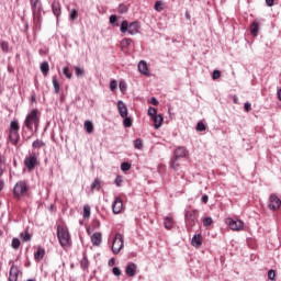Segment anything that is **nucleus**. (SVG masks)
Segmentation results:
<instances>
[{
    "label": "nucleus",
    "mask_w": 281,
    "mask_h": 281,
    "mask_svg": "<svg viewBox=\"0 0 281 281\" xmlns=\"http://www.w3.org/2000/svg\"><path fill=\"white\" fill-rule=\"evenodd\" d=\"M38 124H41V117L38 116V110L33 109L31 110L25 120H24V126L27 128V131H38Z\"/></svg>",
    "instance_id": "f257e3e1"
},
{
    "label": "nucleus",
    "mask_w": 281,
    "mask_h": 281,
    "mask_svg": "<svg viewBox=\"0 0 281 281\" xmlns=\"http://www.w3.org/2000/svg\"><path fill=\"white\" fill-rule=\"evenodd\" d=\"M57 238L59 245L65 249L71 247V235L69 234V228L67 226H57Z\"/></svg>",
    "instance_id": "f03ea898"
},
{
    "label": "nucleus",
    "mask_w": 281,
    "mask_h": 281,
    "mask_svg": "<svg viewBox=\"0 0 281 281\" xmlns=\"http://www.w3.org/2000/svg\"><path fill=\"white\" fill-rule=\"evenodd\" d=\"M32 12H33V20L36 27H41V12L43 10V4L41 0H30Z\"/></svg>",
    "instance_id": "7ed1b4c3"
},
{
    "label": "nucleus",
    "mask_w": 281,
    "mask_h": 281,
    "mask_svg": "<svg viewBox=\"0 0 281 281\" xmlns=\"http://www.w3.org/2000/svg\"><path fill=\"white\" fill-rule=\"evenodd\" d=\"M121 32L122 34H126L127 32L131 36H135V34L139 33V22L134 21L128 24V21H123L121 23Z\"/></svg>",
    "instance_id": "20e7f679"
},
{
    "label": "nucleus",
    "mask_w": 281,
    "mask_h": 281,
    "mask_svg": "<svg viewBox=\"0 0 281 281\" xmlns=\"http://www.w3.org/2000/svg\"><path fill=\"white\" fill-rule=\"evenodd\" d=\"M19 121H11L9 130V142H11L13 146H16L21 139V136L19 135Z\"/></svg>",
    "instance_id": "39448f33"
},
{
    "label": "nucleus",
    "mask_w": 281,
    "mask_h": 281,
    "mask_svg": "<svg viewBox=\"0 0 281 281\" xmlns=\"http://www.w3.org/2000/svg\"><path fill=\"white\" fill-rule=\"evenodd\" d=\"M184 221H186L187 229L188 232H190V229H192V227H194V225H196V223L199 222V211L192 210V211L186 212Z\"/></svg>",
    "instance_id": "423d86ee"
},
{
    "label": "nucleus",
    "mask_w": 281,
    "mask_h": 281,
    "mask_svg": "<svg viewBox=\"0 0 281 281\" xmlns=\"http://www.w3.org/2000/svg\"><path fill=\"white\" fill-rule=\"evenodd\" d=\"M226 225H228L229 229L232 232H243L245 229V222L241 220H234L232 217H228L225 220Z\"/></svg>",
    "instance_id": "0eeeda50"
},
{
    "label": "nucleus",
    "mask_w": 281,
    "mask_h": 281,
    "mask_svg": "<svg viewBox=\"0 0 281 281\" xmlns=\"http://www.w3.org/2000/svg\"><path fill=\"white\" fill-rule=\"evenodd\" d=\"M27 192V183L23 180L15 183L13 187V196L15 199H21V196H24V194Z\"/></svg>",
    "instance_id": "6e6552de"
},
{
    "label": "nucleus",
    "mask_w": 281,
    "mask_h": 281,
    "mask_svg": "<svg viewBox=\"0 0 281 281\" xmlns=\"http://www.w3.org/2000/svg\"><path fill=\"white\" fill-rule=\"evenodd\" d=\"M24 166L30 172H32V170L38 166V157H36L35 153L25 157Z\"/></svg>",
    "instance_id": "1a4fd4ad"
},
{
    "label": "nucleus",
    "mask_w": 281,
    "mask_h": 281,
    "mask_svg": "<svg viewBox=\"0 0 281 281\" xmlns=\"http://www.w3.org/2000/svg\"><path fill=\"white\" fill-rule=\"evenodd\" d=\"M123 247H124V237L122 236V234L117 233L113 238V243H112L113 254H120Z\"/></svg>",
    "instance_id": "9d476101"
},
{
    "label": "nucleus",
    "mask_w": 281,
    "mask_h": 281,
    "mask_svg": "<svg viewBox=\"0 0 281 281\" xmlns=\"http://www.w3.org/2000/svg\"><path fill=\"white\" fill-rule=\"evenodd\" d=\"M280 205H281L280 198H278L276 193H272L269 196V202H268L269 210H272L273 212H276V210H280Z\"/></svg>",
    "instance_id": "9b49d317"
},
{
    "label": "nucleus",
    "mask_w": 281,
    "mask_h": 281,
    "mask_svg": "<svg viewBox=\"0 0 281 281\" xmlns=\"http://www.w3.org/2000/svg\"><path fill=\"white\" fill-rule=\"evenodd\" d=\"M122 210H124V202L122 201V198L116 196L112 203V212L113 214H121Z\"/></svg>",
    "instance_id": "f8f14e48"
},
{
    "label": "nucleus",
    "mask_w": 281,
    "mask_h": 281,
    "mask_svg": "<svg viewBox=\"0 0 281 281\" xmlns=\"http://www.w3.org/2000/svg\"><path fill=\"white\" fill-rule=\"evenodd\" d=\"M19 273H21L19 266H16L12 262L10 271H9L8 280L9 281H19Z\"/></svg>",
    "instance_id": "ddd939ff"
},
{
    "label": "nucleus",
    "mask_w": 281,
    "mask_h": 281,
    "mask_svg": "<svg viewBox=\"0 0 281 281\" xmlns=\"http://www.w3.org/2000/svg\"><path fill=\"white\" fill-rule=\"evenodd\" d=\"M188 156V148L184 146H179L173 150V158L176 159H186Z\"/></svg>",
    "instance_id": "4468645a"
},
{
    "label": "nucleus",
    "mask_w": 281,
    "mask_h": 281,
    "mask_svg": "<svg viewBox=\"0 0 281 281\" xmlns=\"http://www.w3.org/2000/svg\"><path fill=\"white\" fill-rule=\"evenodd\" d=\"M52 10H53V14L56 15L57 23H58V21H60V14H63V9L60 7V2L54 1L52 3Z\"/></svg>",
    "instance_id": "2eb2a0df"
},
{
    "label": "nucleus",
    "mask_w": 281,
    "mask_h": 281,
    "mask_svg": "<svg viewBox=\"0 0 281 281\" xmlns=\"http://www.w3.org/2000/svg\"><path fill=\"white\" fill-rule=\"evenodd\" d=\"M117 111L121 117H126V115H128V108L123 101L117 102Z\"/></svg>",
    "instance_id": "dca6fc26"
},
{
    "label": "nucleus",
    "mask_w": 281,
    "mask_h": 281,
    "mask_svg": "<svg viewBox=\"0 0 281 281\" xmlns=\"http://www.w3.org/2000/svg\"><path fill=\"white\" fill-rule=\"evenodd\" d=\"M137 271V265L135 263H130L127 265L126 269H125V273L126 276H128V278H135L136 272Z\"/></svg>",
    "instance_id": "f3484780"
},
{
    "label": "nucleus",
    "mask_w": 281,
    "mask_h": 281,
    "mask_svg": "<svg viewBox=\"0 0 281 281\" xmlns=\"http://www.w3.org/2000/svg\"><path fill=\"white\" fill-rule=\"evenodd\" d=\"M138 71L143 74V76H150V71L148 70V64L144 60L138 63Z\"/></svg>",
    "instance_id": "a211bd4d"
},
{
    "label": "nucleus",
    "mask_w": 281,
    "mask_h": 281,
    "mask_svg": "<svg viewBox=\"0 0 281 281\" xmlns=\"http://www.w3.org/2000/svg\"><path fill=\"white\" fill-rule=\"evenodd\" d=\"M191 245H192V247H195V249H199V247H201V245H203V239L201 237V234L193 235V237L191 239Z\"/></svg>",
    "instance_id": "6ab92c4d"
},
{
    "label": "nucleus",
    "mask_w": 281,
    "mask_h": 281,
    "mask_svg": "<svg viewBox=\"0 0 281 281\" xmlns=\"http://www.w3.org/2000/svg\"><path fill=\"white\" fill-rule=\"evenodd\" d=\"M164 226L166 229H172V227H175V220H172V215H167L165 217Z\"/></svg>",
    "instance_id": "aec40b11"
},
{
    "label": "nucleus",
    "mask_w": 281,
    "mask_h": 281,
    "mask_svg": "<svg viewBox=\"0 0 281 281\" xmlns=\"http://www.w3.org/2000/svg\"><path fill=\"white\" fill-rule=\"evenodd\" d=\"M151 120H154V128H160L161 124H164V116L161 114H156Z\"/></svg>",
    "instance_id": "412c9836"
},
{
    "label": "nucleus",
    "mask_w": 281,
    "mask_h": 281,
    "mask_svg": "<svg viewBox=\"0 0 281 281\" xmlns=\"http://www.w3.org/2000/svg\"><path fill=\"white\" fill-rule=\"evenodd\" d=\"M260 30V22L258 20H255L250 25V33L252 36H258V32Z\"/></svg>",
    "instance_id": "4be33fe9"
},
{
    "label": "nucleus",
    "mask_w": 281,
    "mask_h": 281,
    "mask_svg": "<svg viewBox=\"0 0 281 281\" xmlns=\"http://www.w3.org/2000/svg\"><path fill=\"white\" fill-rule=\"evenodd\" d=\"M81 216L85 221H89V218H91V206L89 204L83 205Z\"/></svg>",
    "instance_id": "5701e85b"
},
{
    "label": "nucleus",
    "mask_w": 281,
    "mask_h": 281,
    "mask_svg": "<svg viewBox=\"0 0 281 281\" xmlns=\"http://www.w3.org/2000/svg\"><path fill=\"white\" fill-rule=\"evenodd\" d=\"M91 243L92 245L94 246H99L101 243H102V234L100 233H94L92 236H91Z\"/></svg>",
    "instance_id": "b1692460"
},
{
    "label": "nucleus",
    "mask_w": 281,
    "mask_h": 281,
    "mask_svg": "<svg viewBox=\"0 0 281 281\" xmlns=\"http://www.w3.org/2000/svg\"><path fill=\"white\" fill-rule=\"evenodd\" d=\"M34 258L37 262H40V260H43V258H45V249L38 248L37 251L34 254Z\"/></svg>",
    "instance_id": "393cba45"
},
{
    "label": "nucleus",
    "mask_w": 281,
    "mask_h": 281,
    "mask_svg": "<svg viewBox=\"0 0 281 281\" xmlns=\"http://www.w3.org/2000/svg\"><path fill=\"white\" fill-rule=\"evenodd\" d=\"M80 267L83 271H87L89 269V259L87 258L86 254H83V257L80 261Z\"/></svg>",
    "instance_id": "a878e982"
},
{
    "label": "nucleus",
    "mask_w": 281,
    "mask_h": 281,
    "mask_svg": "<svg viewBox=\"0 0 281 281\" xmlns=\"http://www.w3.org/2000/svg\"><path fill=\"white\" fill-rule=\"evenodd\" d=\"M179 166H181L179 164V158H175L173 156L170 159V168H172V170H179Z\"/></svg>",
    "instance_id": "bb28decb"
},
{
    "label": "nucleus",
    "mask_w": 281,
    "mask_h": 281,
    "mask_svg": "<svg viewBox=\"0 0 281 281\" xmlns=\"http://www.w3.org/2000/svg\"><path fill=\"white\" fill-rule=\"evenodd\" d=\"M20 237L22 238L23 243H30L32 240V235H30L27 231L22 232Z\"/></svg>",
    "instance_id": "cd10ccee"
},
{
    "label": "nucleus",
    "mask_w": 281,
    "mask_h": 281,
    "mask_svg": "<svg viewBox=\"0 0 281 281\" xmlns=\"http://www.w3.org/2000/svg\"><path fill=\"white\" fill-rule=\"evenodd\" d=\"M123 125L125 126V128H131L133 126V119H131V116L126 115L123 116Z\"/></svg>",
    "instance_id": "c85d7f7f"
},
{
    "label": "nucleus",
    "mask_w": 281,
    "mask_h": 281,
    "mask_svg": "<svg viewBox=\"0 0 281 281\" xmlns=\"http://www.w3.org/2000/svg\"><path fill=\"white\" fill-rule=\"evenodd\" d=\"M41 71L44 76H47V74H49V64L47 61H43L41 64Z\"/></svg>",
    "instance_id": "c756f323"
},
{
    "label": "nucleus",
    "mask_w": 281,
    "mask_h": 281,
    "mask_svg": "<svg viewBox=\"0 0 281 281\" xmlns=\"http://www.w3.org/2000/svg\"><path fill=\"white\" fill-rule=\"evenodd\" d=\"M83 126H85L86 133H93V122H91V121H86V122L83 123Z\"/></svg>",
    "instance_id": "7c9ffc66"
},
{
    "label": "nucleus",
    "mask_w": 281,
    "mask_h": 281,
    "mask_svg": "<svg viewBox=\"0 0 281 281\" xmlns=\"http://www.w3.org/2000/svg\"><path fill=\"white\" fill-rule=\"evenodd\" d=\"M52 82H53V88L55 93H59L60 92V85H58V79L56 78V76H54L52 78Z\"/></svg>",
    "instance_id": "2f4dec72"
},
{
    "label": "nucleus",
    "mask_w": 281,
    "mask_h": 281,
    "mask_svg": "<svg viewBox=\"0 0 281 281\" xmlns=\"http://www.w3.org/2000/svg\"><path fill=\"white\" fill-rule=\"evenodd\" d=\"M100 179H94V181L91 183V192H94V190H100Z\"/></svg>",
    "instance_id": "473e14b6"
},
{
    "label": "nucleus",
    "mask_w": 281,
    "mask_h": 281,
    "mask_svg": "<svg viewBox=\"0 0 281 281\" xmlns=\"http://www.w3.org/2000/svg\"><path fill=\"white\" fill-rule=\"evenodd\" d=\"M131 43H133V40H131V38H123L122 41H121V47L123 48V49H126V47H128L130 45H131Z\"/></svg>",
    "instance_id": "72a5a7b5"
},
{
    "label": "nucleus",
    "mask_w": 281,
    "mask_h": 281,
    "mask_svg": "<svg viewBox=\"0 0 281 281\" xmlns=\"http://www.w3.org/2000/svg\"><path fill=\"white\" fill-rule=\"evenodd\" d=\"M110 25H113L114 27H120V22L117 21L116 15H111L110 16Z\"/></svg>",
    "instance_id": "f704fd0d"
},
{
    "label": "nucleus",
    "mask_w": 281,
    "mask_h": 281,
    "mask_svg": "<svg viewBox=\"0 0 281 281\" xmlns=\"http://www.w3.org/2000/svg\"><path fill=\"white\" fill-rule=\"evenodd\" d=\"M0 47H1L2 52H4V54H8L9 49H10V44L5 41H2L0 43Z\"/></svg>",
    "instance_id": "c9c22d12"
},
{
    "label": "nucleus",
    "mask_w": 281,
    "mask_h": 281,
    "mask_svg": "<svg viewBox=\"0 0 281 281\" xmlns=\"http://www.w3.org/2000/svg\"><path fill=\"white\" fill-rule=\"evenodd\" d=\"M154 10H156V12H161V10H164V2H161V0L156 1Z\"/></svg>",
    "instance_id": "e433bc0d"
},
{
    "label": "nucleus",
    "mask_w": 281,
    "mask_h": 281,
    "mask_svg": "<svg viewBox=\"0 0 281 281\" xmlns=\"http://www.w3.org/2000/svg\"><path fill=\"white\" fill-rule=\"evenodd\" d=\"M32 146L33 148H43V146H45V142L41 139H36L33 142Z\"/></svg>",
    "instance_id": "4c0bfd02"
},
{
    "label": "nucleus",
    "mask_w": 281,
    "mask_h": 281,
    "mask_svg": "<svg viewBox=\"0 0 281 281\" xmlns=\"http://www.w3.org/2000/svg\"><path fill=\"white\" fill-rule=\"evenodd\" d=\"M78 19V10L71 9L69 14V21H76Z\"/></svg>",
    "instance_id": "58836bf2"
},
{
    "label": "nucleus",
    "mask_w": 281,
    "mask_h": 281,
    "mask_svg": "<svg viewBox=\"0 0 281 281\" xmlns=\"http://www.w3.org/2000/svg\"><path fill=\"white\" fill-rule=\"evenodd\" d=\"M202 223H203L204 227H210V225H212V223H214V220H212V217L207 216L202 220Z\"/></svg>",
    "instance_id": "ea45409f"
},
{
    "label": "nucleus",
    "mask_w": 281,
    "mask_h": 281,
    "mask_svg": "<svg viewBox=\"0 0 281 281\" xmlns=\"http://www.w3.org/2000/svg\"><path fill=\"white\" fill-rule=\"evenodd\" d=\"M11 247L12 249H19V247H21V240H19V238H13L11 241Z\"/></svg>",
    "instance_id": "a19ab883"
},
{
    "label": "nucleus",
    "mask_w": 281,
    "mask_h": 281,
    "mask_svg": "<svg viewBox=\"0 0 281 281\" xmlns=\"http://www.w3.org/2000/svg\"><path fill=\"white\" fill-rule=\"evenodd\" d=\"M63 74H64V76H66V78H68V80H71L72 74H71V71L69 70V66L64 67Z\"/></svg>",
    "instance_id": "79ce46f5"
},
{
    "label": "nucleus",
    "mask_w": 281,
    "mask_h": 281,
    "mask_svg": "<svg viewBox=\"0 0 281 281\" xmlns=\"http://www.w3.org/2000/svg\"><path fill=\"white\" fill-rule=\"evenodd\" d=\"M134 146L135 148H137V150H142L144 148V143L142 142V139L137 138L134 142Z\"/></svg>",
    "instance_id": "37998d69"
},
{
    "label": "nucleus",
    "mask_w": 281,
    "mask_h": 281,
    "mask_svg": "<svg viewBox=\"0 0 281 281\" xmlns=\"http://www.w3.org/2000/svg\"><path fill=\"white\" fill-rule=\"evenodd\" d=\"M121 170H122L123 172H128V170H131V164H128V162H122V164H121Z\"/></svg>",
    "instance_id": "c03bdc74"
},
{
    "label": "nucleus",
    "mask_w": 281,
    "mask_h": 281,
    "mask_svg": "<svg viewBox=\"0 0 281 281\" xmlns=\"http://www.w3.org/2000/svg\"><path fill=\"white\" fill-rule=\"evenodd\" d=\"M205 128L206 127H205V124L203 123V121L198 122L196 127H195L196 131L203 132V131H205Z\"/></svg>",
    "instance_id": "a18cd8bd"
},
{
    "label": "nucleus",
    "mask_w": 281,
    "mask_h": 281,
    "mask_svg": "<svg viewBox=\"0 0 281 281\" xmlns=\"http://www.w3.org/2000/svg\"><path fill=\"white\" fill-rule=\"evenodd\" d=\"M110 89H111V91H113V93H115V91H117V81L116 80H112L110 82Z\"/></svg>",
    "instance_id": "49530a36"
},
{
    "label": "nucleus",
    "mask_w": 281,
    "mask_h": 281,
    "mask_svg": "<svg viewBox=\"0 0 281 281\" xmlns=\"http://www.w3.org/2000/svg\"><path fill=\"white\" fill-rule=\"evenodd\" d=\"M124 181V178L122 176H116L114 182H115V186H117V188H120L122 186Z\"/></svg>",
    "instance_id": "de8ad7c7"
},
{
    "label": "nucleus",
    "mask_w": 281,
    "mask_h": 281,
    "mask_svg": "<svg viewBox=\"0 0 281 281\" xmlns=\"http://www.w3.org/2000/svg\"><path fill=\"white\" fill-rule=\"evenodd\" d=\"M213 80H218L221 78V70L215 69L212 75Z\"/></svg>",
    "instance_id": "09e8293b"
},
{
    "label": "nucleus",
    "mask_w": 281,
    "mask_h": 281,
    "mask_svg": "<svg viewBox=\"0 0 281 281\" xmlns=\"http://www.w3.org/2000/svg\"><path fill=\"white\" fill-rule=\"evenodd\" d=\"M75 72H76V76L80 77L85 74V70L80 67H75Z\"/></svg>",
    "instance_id": "8fccbe9b"
},
{
    "label": "nucleus",
    "mask_w": 281,
    "mask_h": 281,
    "mask_svg": "<svg viewBox=\"0 0 281 281\" xmlns=\"http://www.w3.org/2000/svg\"><path fill=\"white\" fill-rule=\"evenodd\" d=\"M148 115H150L151 117H155L157 115V109L149 108L148 109Z\"/></svg>",
    "instance_id": "3c124183"
},
{
    "label": "nucleus",
    "mask_w": 281,
    "mask_h": 281,
    "mask_svg": "<svg viewBox=\"0 0 281 281\" xmlns=\"http://www.w3.org/2000/svg\"><path fill=\"white\" fill-rule=\"evenodd\" d=\"M268 278L270 280H276V270H269L268 271Z\"/></svg>",
    "instance_id": "603ef678"
},
{
    "label": "nucleus",
    "mask_w": 281,
    "mask_h": 281,
    "mask_svg": "<svg viewBox=\"0 0 281 281\" xmlns=\"http://www.w3.org/2000/svg\"><path fill=\"white\" fill-rule=\"evenodd\" d=\"M112 273H114V276L120 277V276H122V270H120V268H117V267H114L112 269Z\"/></svg>",
    "instance_id": "864d4df0"
},
{
    "label": "nucleus",
    "mask_w": 281,
    "mask_h": 281,
    "mask_svg": "<svg viewBox=\"0 0 281 281\" xmlns=\"http://www.w3.org/2000/svg\"><path fill=\"white\" fill-rule=\"evenodd\" d=\"M244 109H245L246 113H249V111H251V103L246 102V103L244 104Z\"/></svg>",
    "instance_id": "5fc2aeb1"
},
{
    "label": "nucleus",
    "mask_w": 281,
    "mask_h": 281,
    "mask_svg": "<svg viewBox=\"0 0 281 281\" xmlns=\"http://www.w3.org/2000/svg\"><path fill=\"white\" fill-rule=\"evenodd\" d=\"M274 2L276 0H266V5H268V8H273Z\"/></svg>",
    "instance_id": "6e6d98bb"
},
{
    "label": "nucleus",
    "mask_w": 281,
    "mask_h": 281,
    "mask_svg": "<svg viewBox=\"0 0 281 281\" xmlns=\"http://www.w3.org/2000/svg\"><path fill=\"white\" fill-rule=\"evenodd\" d=\"M119 12H121V14H124V12H126V7L124 4H121L119 7Z\"/></svg>",
    "instance_id": "4d7b16f0"
},
{
    "label": "nucleus",
    "mask_w": 281,
    "mask_h": 281,
    "mask_svg": "<svg viewBox=\"0 0 281 281\" xmlns=\"http://www.w3.org/2000/svg\"><path fill=\"white\" fill-rule=\"evenodd\" d=\"M119 87H120V90L122 91V92H124V91H126V83H120L119 85Z\"/></svg>",
    "instance_id": "13d9d810"
},
{
    "label": "nucleus",
    "mask_w": 281,
    "mask_h": 281,
    "mask_svg": "<svg viewBox=\"0 0 281 281\" xmlns=\"http://www.w3.org/2000/svg\"><path fill=\"white\" fill-rule=\"evenodd\" d=\"M207 201H210V196H207V194H204L203 196H202V203H207Z\"/></svg>",
    "instance_id": "bf43d9fd"
},
{
    "label": "nucleus",
    "mask_w": 281,
    "mask_h": 281,
    "mask_svg": "<svg viewBox=\"0 0 281 281\" xmlns=\"http://www.w3.org/2000/svg\"><path fill=\"white\" fill-rule=\"evenodd\" d=\"M151 104H154V106H157V104H159V101H157V98L155 97L151 98Z\"/></svg>",
    "instance_id": "052dcab7"
},
{
    "label": "nucleus",
    "mask_w": 281,
    "mask_h": 281,
    "mask_svg": "<svg viewBox=\"0 0 281 281\" xmlns=\"http://www.w3.org/2000/svg\"><path fill=\"white\" fill-rule=\"evenodd\" d=\"M108 265H109V267H113V265H115V258H111V259L108 261Z\"/></svg>",
    "instance_id": "680f3d73"
},
{
    "label": "nucleus",
    "mask_w": 281,
    "mask_h": 281,
    "mask_svg": "<svg viewBox=\"0 0 281 281\" xmlns=\"http://www.w3.org/2000/svg\"><path fill=\"white\" fill-rule=\"evenodd\" d=\"M277 95H278V99H279L280 102H281V88L278 90Z\"/></svg>",
    "instance_id": "e2e57ef3"
},
{
    "label": "nucleus",
    "mask_w": 281,
    "mask_h": 281,
    "mask_svg": "<svg viewBox=\"0 0 281 281\" xmlns=\"http://www.w3.org/2000/svg\"><path fill=\"white\" fill-rule=\"evenodd\" d=\"M186 19H188V21H190V12H186Z\"/></svg>",
    "instance_id": "0e129e2a"
},
{
    "label": "nucleus",
    "mask_w": 281,
    "mask_h": 281,
    "mask_svg": "<svg viewBox=\"0 0 281 281\" xmlns=\"http://www.w3.org/2000/svg\"><path fill=\"white\" fill-rule=\"evenodd\" d=\"M1 190H3V181L2 180H0V192H1Z\"/></svg>",
    "instance_id": "69168bd1"
},
{
    "label": "nucleus",
    "mask_w": 281,
    "mask_h": 281,
    "mask_svg": "<svg viewBox=\"0 0 281 281\" xmlns=\"http://www.w3.org/2000/svg\"><path fill=\"white\" fill-rule=\"evenodd\" d=\"M3 175V169L0 167V177Z\"/></svg>",
    "instance_id": "338daca9"
},
{
    "label": "nucleus",
    "mask_w": 281,
    "mask_h": 281,
    "mask_svg": "<svg viewBox=\"0 0 281 281\" xmlns=\"http://www.w3.org/2000/svg\"><path fill=\"white\" fill-rule=\"evenodd\" d=\"M79 223H80V225H83L82 221H80Z\"/></svg>",
    "instance_id": "774afa93"
}]
</instances>
